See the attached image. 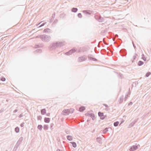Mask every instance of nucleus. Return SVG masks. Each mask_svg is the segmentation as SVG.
<instances>
[{"label":"nucleus","instance_id":"obj_1","mask_svg":"<svg viewBox=\"0 0 151 151\" xmlns=\"http://www.w3.org/2000/svg\"><path fill=\"white\" fill-rule=\"evenodd\" d=\"M64 45V42H57L55 43H52L50 45L49 47V49L52 50L56 48L61 47Z\"/></svg>","mask_w":151,"mask_h":151},{"label":"nucleus","instance_id":"obj_2","mask_svg":"<svg viewBox=\"0 0 151 151\" xmlns=\"http://www.w3.org/2000/svg\"><path fill=\"white\" fill-rule=\"evenodd\" d=\"M39 38L42 41L45 42H48L51 40V37L49 35H39Z\"/></svg>","mask_w":151,"mask_h":151},{"label":"nucleus","instance_id":"obj_3","mask_svg":"<svg viewBox=\"0 0 151 151\" xmlns=\"http://www.w3.org/2000/svg\"><path fill=\"white\" fill-rule=\"evenodd\" d=\"M95 18L100 22H103L104 21V19L102 17L100 16L95 15L94 16Z\"/></svg>","mask_w":151,"mask_h":151},{"label":"nucleus","instance_id":"obj_4","mask_svg":"<svg viewBox=\"0 0 151 151\" xmlns=\"http://www.w3.org/2000/svg\"><path fill=\"white\" fill-rule=\"evenodd\" d=\"M23 140V138L22 137H21L19 138L18 141H17V143L14 147V149L16 148V149L18 148L19 146L22 142Z\"/></svg>","mask_w":151,"mask_h":151},{"label":"nucleus","instance_id":"obj_5","mask_svg":"<svg viewBox=\"0 0 151 151\" xmlns=\"http://www.w3.org/2000/svg\"><path fill=\"white\" fill-rule=\"evenodd\" d=\"M86 59L87 56L85 55H84L79 57L78 58V62H81L86 60Z\"/></svg>","mask_w":151,"mask_h":151},{"label":"nucleus","instance_id":"obj_6","mask_svg":"<svg viewBox=\"0 0 151 151\" xmlns=\"http://www.w3.org/2000/svg\"><path fill=\"white\" fill-rule=\"evenodd\" d=\"M99 116L100 117V119L101 120L104 119L106 116V115H104V113L101 112H99L98 113Z\"/></svg>","mask_w":151,"mask_h":151},{"label":"nucleus","instance_id":"obj_7","mask_svg":"<svg viewBox=\"0 0 151 151\" xmlns=\"http://www.w3.org/2000/svg\"><path fill=\"white\" fill-rule=\"evenodd\" d=\"M76 51V50L74 49H72L69 50L68 52H66L65 53V54L67 55H71L73 53L75 52Z\"/></svg>","mask_w":151,"mask_h":151},{"label":"nucleus","instance_id":"obj_8","mask_svg":"<svg viewBox=\"0 0 151 151\" xmlns=\"http://www.w3.org/2000/svg\"><path fill=\"white\" fill-rule=\"evenodd\" d=\"M120 52L122 56H125L127 55L126 50L125 49H122L120 51Z\"/></svg>","mask_w":151,"mask_h":151},{"label":"nucleus","instance_id":"obj_9","mask_svg":"<svg viewBox=\"0 0 151 151\" xmlns=\"http://www.w3.org/2000/svg\"><path fill=\"white\" fill-rule=\"evenodd\" d=\"M138 148V146L134 145L132 146L127 151H133L134 150H136Z\"/></svg>","mask_w":151,"mask_h":151},{"label":"nucleus","instance_id":"obj_10","mask_svg":"<svg viewBox=\"0 0 151 151\" xmlns=\"http://www.w3.org/2000/svg\"><path fill=\"white\" fill-rule=\"evenodd\" d=\"M70 113V111L69 109H66L63 111V114L64 115H68Z\"/></svg>","mask_w":151,"mask_h":151},{"label":"nucleus","instance_id":"obj_11","mask_svg":"<svg viewBox=\"0 0 151 151\" xmlns=\"http://www.w3.org/2000/svg\"><path fill=\"white\" fill-rule=\"evenodd\" d=\"M138 119H135L134 121L131 123L129 125L128 127V128H131L133 127L134 125L136 123V122L138 121Z\"/></svg>","mask_w":151,"mask_h":151},{"label":"nucleus","instance_id":"obj_12","mask_svg":"<svg viewBox=\"0 0 151 151\" xmlns=\"http://www.w3.org/2000/svg\"><path fill=\"white\" fill-rule=\"evenodd\" d=\"M86 51V48L85 47H80L78 51V52H84Z\"/></svg>","mask_w":151,"mask_h":151},{"label":"nucleus","instance_id":"obj_13","mask_svg":"<svg viewBox=\"0 0 151 151\" xmlns=\"http://www.w3.org/2000/svg\"><path fill=\"white\" fill-rule=\"evenodd\" d=\"M92 56V55H89L88 56V58H89L91 60H92L94 61H97V59L95 58L92 57H91Z\"/></svg>","mask_w":151,"mask_h":151},{"label":"nucleus","instance_id":"obj_14","mask_svg":"<svg viewBox=\"0 0 151 151\" xmlns=\"http://www.w3.org/2000/svg\"><path fill=\"white\" fill-rule=\"evenodd\" d=\"M83 12L86 14H90L92 12L90 10H83Z\"/></svg>","mask_w":151,"mask_h":151},{"label":"nucleus","instance_id":"obj_15","mask_svg":"<svg viewBox=\"0 0 151 151\" xmlns=\"http://www.w3.org/2000/svg\"><path fill=\"white\" fill-rule=\"evenodd\" d=\"M123 99H124V96H121L120 98L119 99V104H121L123 101Z\"/></svg>","mask_w":151,"mask_h":151},{"label":"nucleus","instance_id":"obj_16","mask_svg":"<svg viewBox=\"0 0 151 151\" xmlns=\"http://www.w3.org/2000/svg\"><path fill=\"white\" fill-rule=\"evenodd\" d=\"M85 109V106H82L80 107L79 108V111L81 112L83 111H84Z\"/></svg>","mask_w":151,"mask_h":151},{"label":"nucleus","instance_id":"obj_17","mask_svg":"<svg viewBox=\"0 0 151 151\" xmlns=\"http://www.w3.org/2000/svg\"><path fill=\"white\" fill-rule=\"evenodd\" d=\"M67 138L68 140L69 141H72L73 139V137L70 135H68L67 136Z\"/></svg>","mask_w":151,"mask_h":151},{"label":"nucleus","instance_id":"obj_18","mask_svg":"<svg viewBox=\"0 0 151 151\" xmlns=\"http://www.w3.org/2000/svg\"><path fill=\"white\" fill-rule=\"evenodd\" d=\"M50 119L49 118H45L44 119V122L45 123H48L50 122Z\"/></svg>","mask_w":151,"mask_h":151},{"label":"nucleus","instance_id":"obj_19","mask_svg":"<svg viewBox=\"0 0 151 151\" xmlns=\"http://www.w3.org/2000/svg\"><path fill=\"white\" fill-rule=\"evenodd\" d=\"M43 32L45 33L50 32V29L48 28H46L44 30Z\"/></svg>","mask_w":151,"mask_h":151},{"label":"nucleus","instance_id":"obj_20","mask_svg":"<svg viewBox=\"0 0 151 151\" xmlns=\"http://www.w3.org/2000/svg\"><path fill=\"white\" fill-rule=\"evenodd\" d=\"M89 116H91L93 120H94L95 119V116L94 114L92 113L90 114V115H89Z\"/></svg>","mask_w":151,"mask_h":151},{"label":"nucleus","instance_id":"obj_21","mask_svg":"<svg viewBox=\"0 0 151 151\" xmlns=\"http://www.w3.org/2000/svg\"><path fill=\"white\" fill-rule=\"evenodd\" d=\"M78 10V9L76 8L73 7L71 9V11L72 12H76Z\"/></svg>","mask_w":151,"mask_h":151},{"label":"nucleus","instance_id":"obj_22","mask_svg":"<svg viewBox=\"0 0 151 151\" xmlns=\"http://www.w3.org/2000/svg\"><path fill=\"white\" fill-rule=\"evenodd\" d=\"M137 54L135 53L133 56L131 60V61L132 62H133L134 60L136 58Z\"/></svg>","mask_w":151,"mask_h":151},{"label":"nucleus","instance_id":"obj_23","mask_svg":"<svg viewBox=\"0 0 151 151\" xmlns=\"http://www.w3.org/2000/svg\"><path fill=\"white\" fill-rule=\"evenodd\" d=\"M41 114L42 115H44L46 113V110L45 109H43L41 110Z\"/></svg>","mask_w":151,"mask_h":151},{"label":"nucleus","instance_id":"obj_24","mask_svg":"<svg viewBox=\"0 0 151 151\" xmlns=\"http://www.w3.org/2000/svg\"><path fill=\"white\" fill-rule=\"evenodd\" d=\"M96 141L100 144L102 143L101 139L100 137H97L96 138Z\"/></svg>","mask_w":151,"mask_h":151},{"label":"nucleus","instance_id":"obj_25","mask_svg":"<svg viewBox=\"0 0 151 151\" xmlns=\"http://www.w3.org/2000/svg\"><path fill=\"white\" fill-rule=\"evenodd\" d=\"M70 143H71L72 145V146L74 148H75L76 147V143L74 142H70Z\"/></svg>","mask_w":151,"mask_h":151},{"label":"nucleus","instance_id":"obj_26","mask_svg":"<svg viewBox=\"0 0 151 151\" xmlns=\"http://www.w3.org/2000/svg\"><path fill=\"white\" fill-rule=\"evenodd\" d=\"M143 62L141 61H139L138 63V65L139 66H141L143 65Z\"/></svg>","mask_w":151,"mask_h":151},{"label":"nucleus","instance_id":"obj_27","mask_svg":"<svg viewBox=\"0 0 151 151\" xmlns=\"http://www.w3.org/2000/svg\"><path fill=\"white\" fill-rule=\"evenodd\" d=\"M48 125H44L43 126V128L45 130H47L48 129Z\"/></svg>","mask_w":151,"mask_h":151},{"label":"nucleus","instance_id":"obj_28","mask_svg":"<svg viewBox=\"0 0 151 151\" xmlns=\"http://www.w3.org/2000/svg\"><path fill=\"white\" fill-rule=\"evenodd\" d=\"M15 131L17 133H18L19 132V129L18 127H16L15 129Z\"/></svg>","mask_w":151,"mask_h":151},{"label":"nucleus","instance_id":"obj_29","mask_svg":"<svg viewBox=\"0 0 151 151\" xmlns=\"http://www.w3.org/2000/svg\"><path fill=\"white\" fill-rule=\"evenodd\" d=\"M108 129L109 128H106L105 129H104L103 131V133L104 134L106 133V132L108 131Z\"/></svg>","mask_w":151,"mask_h":151},{"label":"nucleus","instance_id":"obj_30","mask_svg":"<svg viewBox=\"0 0 151 151\" xmlns=\"http://www.w3.org/2000/svg\"><path fill=\"white\" fill-rule=\"evenodd\" d=\"M119 124V122L118 121H117L115 122L114 123V125L115 127H117L118 126Z\"/></svg>","mask_w":151,"mask_h":151},{"label":"nucleus","instance_id":"obj_31","mask_svg":"<svg viewBox=\"0 0 151 151\" xmlns=\"http://www.w3.org/2000/svg\"><path fill=\"white\" fill-rule=\"evenodd\" d=\"M42 126L41 125H39L37 127L40 130H41L42 128Z\"/></svg>","mask_w":151,"mask_h":151},{"label":"nucleus","instance_id":"obj_32","mask_svg":"<svg viewBox=\"0 0 151 151\" xmlns=\"http://www.w3.org/2000/svg\"><path fill=\"white\" fill-rule=\"evenodd\" d=\"M66 15L64 13H62L60 14V17L63 18Z\"/></svg>","mask_w":151,"mask_h":151},{"label":"nucleus","instance_id":"obj_33","mask_svg":"<svg viewBox=\"0 0 151 151\" xmlns=\"http://www.w3.org/2000/svg\"><path fill=\"white\" fill-rule=\"evenodd\" d=\"M42 50L41 49H38L36 50V52H37L40 53L42 52Z\"/></svg>","mask_w":151,"mask_h":151},{"label":"nucleus","instance_id":"obj_34","mask_svg":"<svg viewBox=\"0 0 151 151\" xmlns=\"http://www.w3.org/2000/svg\"><path fill=\"white\" fill-rule=\"evenodd\" d=\"M151 73L150 72H148L146 73V74L145 76L147 77H148L150 74Z\"/></svg>","mask_w":151,"mask_h":151},{"label":"nucleus","instance_id":"obj_35","mask_svg":"<svg viewBox=\"0 0 151 151\" xmlns=\"http://www.w3.org/2000/svg\"><path fill=\"white\" fill-rule=\"evenodd\" d=\"M129 93H128L127 94V95H126L124 99V100L125 101L126 100V99L127 98V97H128V95H129Z\"/></svg>","mask_w":151,"mask_h":151},{"label":"nucleus","instance_id":"obj_36","mask_svg":"<svg viewBox=\"0 0 151 151\" xmlns=\"http://www.w3.org/2000/svg\"><path fill=\"white\" fill-rule=\"evenodd\" d=\"M78 16L79 18H81L82 17V15L81 13H79L78 14Z\"/></svg>","mask_w":151,"mask_h":151},{"label":"nucleus","instance_id":"obj_37","mask_svg":"<svg viewBox=\"0 0 151 151\" xmlns=\"http://www.w3.org/2000/svg\"><path fill=\"white\" fill-rule=\"evenodd\" d=\"M0 80L3 81H4L6 80V78H5L2 77L0 79Z\"/></svg>","mask_w":151,"mask_h":151},{"label":"nucleus","instance_id":"obj_38","mask_svg":"<svg viewBox=\"0 0 151 151\" xmlns=\"http://www.w3.org/2000/svg\"><path fill=\"white\" fill-rule=\"evenodd\" d=\"M42 118V116H37V119L38 120H40Z\"/></svg>","mask_w":151,"mask_h":151},{"label":"nucleus","instance_id":"obj_39","mask_svg":"<svg viewBox=\"0 0 151 151\" xmlns=\"http://www.w3.org/2000/svg\"><path fill=\"white\" fill-rule=\"evenodd\" d=\"M53 124L52 123L50 125V129H53L52 127H53Z\"/></svg>","mask_w":151,"mask_h":151},{"label":"nucleus","instance_id":"obj_40","mask_svg":"<svg viewBox=\"0 0 151 151\" xmlns=\"http://www.w3.org/2000/svg\"><path fill=\"white\" fill-rule=\"evenodd\" d=\"M69 110L70 111V113H72L74 111V110L73 109H69Z\"/></svg>","mask_w":151,"mask_h":151},{"label":"nucleus","instance_id":"obj_41","mask_svg":"<svg viewBox=\"0 0 151 151\" xmlns=\"http://www.w3.org/2000/svg\"><path fill=\"white\" fill-rule=\"evenodd\" d=\"M46 22H45V23H44L42 24L39 27H40L43 26H44L46 24Z\"/></svg>","mask_w":151,"mask_h":151},{"label":"nucleus","instance_id":"obj_42","mask_svg":"<svg viewBox=\"0 0 151 151\" xmlns=\"http://www.w3.org/2000/svg\"><path fill=\"white\" fill-rule=\"evenodd\" d=\"M54 19L52 18H51V19H50L49 22L50 23H51V22L53 21Z\"/></svg>","mask_w":151,"mask_h":151},{"label":"nucleus","instance_id":"obj_43","mask_svg":"<svg viewBox=\"0 0 151 151\" xmlns=\"http://www.w3.org/2000/svg\"><path fill=\"white\" fill-rule=\"evenodd\" d=\"M55 13H54V14H52V18L53 19H54L55 18Z\"/></svg>","mask_w":151,"mask_h":151},{"label":"nucleus","instance_id":"obj_44","mask_svg":"<svg viewBox=\"0 0 151 151\" xmlns=\"http://www.w3.org/2000/svg\"><path fill=\"white\" fill-rule=\"evenodd\" d=\"M24 123L23 122L22 123L20 124V126L22 127H23L24 126Z\"/></svg>","mask_w":151,"mask_h":151},{"label":"nucleus","instance_id":"obj_45","mask_svg":"<svg viewBox=\"0 0 151 151\" xmlns=\"http://www.w3.org/2000/svg\"><path fill=\"white\" fill-rule=\"evenodd\" d=\"M57 22H58L57 19L55 20L53 22V23L54 24H55L56 23H57Z\"/></svg>","mask_w":151,"mask_h":151},{"label":"nucleus","instance_id":"obj_46","mask_svg":"<svg viewBox=\"0 0 151 151\" xmlns=\"http://www.w3.org/2000/svg\"><path fill=\"white\" fill-rule=\"evenodd\" d=\"M35 47L36 48H39L40 46L38 45H35Z\"/></svg>","mask_w":151,"mask_h":151},{"label":"nucleus","instance_id":"obj_47","mask_svg":"<svg viewBox=\"0 0 151 151\" xmlns=\"http://www.w3.org/2000/svg\"><path fill=\"white\" fill-rule=\"evenodd\" d=\"M85 115L86 116H89V115H90V114L87 113L85 114Z\"/></svg>","mask_w":151,"mask_h":151},{"label":"nucleus","instance_id":"obj_48","mask_svg":"<svg viewBox=\"0 0 151 151\" xmlns=\"http://www.w3.org/2000/svg\"><path fill=\"white\" fill-rule=\"evenodd\" d=\"M132 102H130V103H129L128 105V106H129L131 105H132Z\"/></svg>","mask_w":151,"mask_h":151},{"label":"nucleus","instance_id":"obj_49","mask_svg":"<svg viewBox=\"0 0 151 151\" xmlns=\"http://www.w3.org/2000/svg\"><path fill=\"white\" fill-rule=\"evenodd\" d=\"M103 105L104 106H105V107H107L108 106V105L106 104H103Z\"/></svg>","mask_w":151,"mask_h":151},{"label":"nucleus","instance_id":"obj_50","mask_svg":"<svg viewBox=\"0 0 151 151\" xmlns=\"http://www.w3.org/2000/svg\"><path fill=\"white\" fill-rule=\"evenodd\" d=\"M18 111V110L17 109H15L14 111V113H16Z\"/></svg>","mask_w":151,"mask_h":151},{"label":"nucleus","instance_id":"obj_51","mask_svg":"<svg viewBox=\"0 0 151 151\" xmlns=\"http://www.w3.org/2000/svg\"><path fill=\"white\" fill-rule=\"evenodd\" d=\"M22 114H20L19 115V118H21V117H22Z\"/></svg>","mask_w":151,"mask_h":151},{"label":"nucleus","instance_id":"obj_52","mask_svg":"<svg viewBox=\"0 0 151 151\" xmlns=\"http://www.w3.org/2000/svg\"><path fill=\"white\" fill-rule=\"evenodd\" d=\"M50 114V113H48L46 115H47V116H49Z\"/></svg>","mask_w":151,"mask_h":151},{"label":"nucleus","instance_id":"obj_53","mask_svg":"<svg viewBox=\"0 0 151 151\" xmlns=\"http://www.w3.org/2000/svg\"><path fill=\"white\" fill-rule=\"evenodd\" d=\"M57 151H62L60 150L59 149H58L57 150Z\"/></svg>","mask_w":151,"mask_h":151},{"label":"nucleus","instance_id":"obj_54","mask_svg":"<svg viewBox=\"0 0 151 151\" xmlns=\"http://www.w3.org/2000/svg\"><path fill=\"white\" fill-rule=\"evenodd\" d=\"M143 60H145V61L146 60V58H143Z\"/></svg>","mask_w":151,"mask_h":151},{"label":"nucleus","instance_id":"obj_55","mask_svg":"<svg viewBox=\"0 0 151 151\" xmlns=\"http://www.w3.org/2000/svg\"><path fill=\"white\" fill-rule=\"evenodd\" d=\"M36 38H39V36H37Z\"/></svg>","mask_w":151,"mask_h":151},{"label":"nucleus","instance_id":"obj_56","mask_svg":"<svg viewBox=\"0 0 151 151\" xmlns=\"http://www.w3.org/2000/svg\"><path fill=\"white\" fill-rule=\"evenodd\" d=\"M119 75H120V77L121 78H122V76L121 75V74H119Z\"/></svg>","mask_w":151,"mask_h":151},{"label":"nucleus","instance_id":"obj_57","mask_svg":"<svg viewBox=\"0 0 151 151\" xmlns=\"http://www.w3.org/2000/svg\"><path fill=\"white\" fill-rule=\"evenodd\" d=\"M133 45L134 47V48H135V46L134 45L133 43Z\"/></svg>","mask_w":151,"mask_h":151},{"label":"nucleus","instance_id":"obj_58","mask_svg":"<svg viewBox=\"0 0 151 151\" xmlns=\"http://www.w3.org/2000/svg\"><path fill=\"white\" fill-rule=\"evenodd\" d=\"M123 122V121H122V122H121V123L120 124H122V123Z\"/></svg>","mask_w":151,"mask_h":151},{"label":"nucleus","instance_id":"obj_59","mask_svg":"<svg viewBox=\"0 0 151 151\" xmlns=\"http://www.w3.org/2000/svg\"><path fill=\"white\" fill-rule=\"evenodd\" d=\"M3 38H4V37H2V38H1V39H2V40H3Z\"/></svg>","mask_w":151,"mask_h":151},{"label":"nucleus","instance_id":"obj_60","mask_svg":"<svg viewBox=\"0 0 151 151\" xmlns=\"http://www.w3.org/2000/svg\"><path fill=\"white\" fill-rule=\"evenodd\" d=\"M89 121V120H87V122H88Z\"/></svg>","mask_w":151,"mask_h":151},{"label":"nucleus","instance_id":"obj_61","mask_svg":"<svg viewBox=\"0 0 151 151\" xmlns=\"http://www.w3.org/2000/svg\"><path fill=\"white\" fill-rule=\"evenodd\" d=\"M95 130H94L93 131V132H94Z\"/></svg>","mask_w":151,"mask_h":151},{"label":"nucleus","instance_id":"obj_62","mask_svg":"<svg viewBox=\"0 0 151 151\" xmlns=\"http://www.w3.org/2000/svg\"><path fill=\"white\" fill-rule=\"evenodd\" d=\"M6 151H7V150H6Z\"/></svg>","mask_w":151,"mask_h":151}]
</instances>
